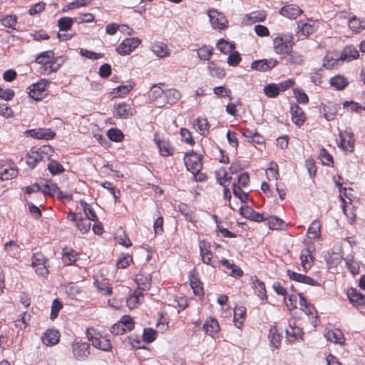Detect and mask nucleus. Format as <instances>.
I'll use <instances>...</instances> for the list:
<instances>
[{
	"instance_id": "49530a36",
	"label": "nucleus",
	"mask_w": 365,
	"mask_h": 365,
	"mask_svg": "<svg viewBox=\"0 0 365 365\" xmlns=\"http://www.w3.org/2000/svg\"><path fill=\"white\" fill-rule=\"evenodd\" d=\"M246 318V308L243 306L236 307L234 309V322L237 328L242 326Z\"/></svg>"
},
{
	"instance_id": "680f3d73",
	"label": "nucleus",
	"mask_w": 365,
	"mask_h": 365,
	"mask_svg": "<svg viewBox=\"0 0 365 365\" xmlns=\"http://www.w3.org/2000/svg\"><path fill=\"white\" fill-rule=\"evenodd\" d=\"M178 210L184 216L185 220L190 222H196L193 212L188 209L187 205L183 203L179 205Z\"/></svg>"
},
{
	"instance_id": "3c124183",
	"label": "nucleus",
	"mask_w": 365,
	"mask_h": 365,
	"mask_svg": "<svg viewBox=\"0 0 365 365\" xmlns=\"http://www.w3.org/2000/svg\"><path fill=\"white\" fill-rule=\"evenodd\" d=\"M269 337L270 343L275 349H278L281 345L282 335L279 333L275 326H272L269 329Z\"/></svg>"
},
{
	"instance_id": "f257e3e1",
	"label": "nucleus",
	"mask_w": 365,
	"mask_h": 365,
	"mask_svg": "<svg viewBox=\"0 0 365 365\" xmlns=\"http://www.w3.org/2000/svg\"><path fill=\"white\" fill-rule=\"evenodd\" d=\"M64 60L62 56L56 57L53 50H47L38 53L34 62L38 64V72L41 75H50L56 72L63 64Z\"/></svg>"
},
{
	"instance_id": "09e8293b",
	"label": "nucleus",
	"mask_w": 365,
	"mask_h": 365,
	"mask_svg": "<svg viewBox=\"0 0 365 365\" xmlns=\"http://www.w3.org/2000/svg\"><path fill=\"white\" fill-rule=\"evenodd\" d=\"M153 52L160 58H165L170 55L168 46L163 43H156L152 46Z\"/></svg>"
},
{
	"instance_id": "473e14b6",
	"label": "nucleus",
	"mask_w": 365,
	"mask_h": 365,
	"mask_svg": "<svg viewBox=\"0 0 365 365\" xmlns=\"http://www.w3.org/2000/svg\"><path fill=\"white\" fill-rule=\"evenodd\" d=\"M94 286L102 295L110 296L113 294V287L107 279H96Z\"/></svg>"
},
{
	"instance_id": "c85d7f7f",
	"label": "nucleus",
	"mask_w": 365,
	"mask_h": 365,
	"mask_svg": "<svg viewBox=\"0 0 365 365\" xmlns=\"http://www.w3.org/2000/svg\"><path fill=\"white\" fill-rule=\"evenodd\" d=\"M301 265L304 272H308L314 264V257L312 252L309 248H304L302 250L300 253Z\"/></svg>"
},
{
	"instance_id": "f8f14e48",
	"label": "nucleus",
	"mask_w": 365,
	"mask_h": 365,
	"mask_svg": "<svg viewBox=\"0 0 365 365\" xmlns=\"http://www.w3.org/2000/svg\"><path fill=\"white\" fill-rule=\"evenodd\" d=\"M287 341L293 343L298 340H302L304 331L302 329L298 327L295 320L289 321L288 326L285 329Z\"/></svg>"
},
{
	"instance_id": "13d9d810",
	"label": "nucleus",
	"mask_w": 365,
	"mask_h": 365,
	"mask_svg": "<svg viewBox=\"0 0 365 365\" xmlns=\"http://www.w3.org/2000/svg\"><path fill=\"white\" fill-rule=\"evenodd\" d=\"M266 175L269 180H277L279 176V168L275 162L272 161L269 163V167L266 170Z\"/></svg>"
},
{
	"instance_id": "dca6fc26",
	"label": "nucleus",
	"mask_w": 365,
	"mask_h": 365,
	"mask_svg": "<svg viewBox=\"0 0 365 365\" xmlns=\"http://www.w3.org/2000/svg\"><path fill=\"white\" fill-rule=\"evenodd\" d=\"M61 334L60 332L54 329H46L42 336V343L47 346H53L57 344L60 341Z\"/></svg>"
},
{
	"instance_id": "7ed1b4c3",
	"label": "nucleus",
	"mask_w": 365,
	"mask_h": 365,
	"mask_svg": "<svg viewBox=\"0 0 365 365\" xmlns=\"http://www.w3.org/2000/svg\"><path fill=\"white\" fill-rule=\"evenodd\" d=\"M53 150L51 145H43L37 149H31L26 156V163L34 168L40 161L49 160Z\"/></svg>"
},
{
	"instance_id": "4c0bfd02",
	"label": "nucleus",
	"mask_w": 365,
	"mask_h": 365,
	"mask_svg": "<svg viewBox=\"0 0 365 365\" xmlns=\"http://www.w3.org/2000/svg\"><path fill=\"white\" fill-rule=\"evenodd\" d=\"M322 225L319 220L313 221L308 227L307 235L312 240H319L321 238Z\"/></svg>"
},
{
	"instance_id": "e433bc0d",
	"label": "nucleus",
	"mask_w": 365,
	"mask_h": 365,
	"mask_svg": "<svg viewBox=\"0 0 365 365\" xmlns=\"http://www.w3.org/2000/svg\"><path fill=\"white\" fill-rule=\"evenodd\" d=\"M265 221L267 222V225L268 227L272 230H282L286 227L285 222L277 216L267 217Z\"/></svg>"
},
{
	"instance_id": "79ce46f5",
	"label": "nucleus",
	"mask_w": 365,
	"mask_h": 365,
	"mask_svg": "<svg viewBox=\"0 0 365 365\" xmlns=\"http://www.w3.org/2000/svg\"><path fill=\"white\" fill-rule=\"evenodd\" d=\"M329 83L331 87H334L337 91L344 89L348 85V79L341 75H336L329 80Z\"/></svg>"
},
{
	"instance_id": "a18cd8bd",
	"label": "nucleus",
	"mask_w": 365,
	"mask_h": 365,
	"mask_svg": "<svg viewBox=\"0 0 365 365\" xmlns=\"http://www.w3.org/2000/svg\"><path fill=\"white\" fill-rule=\"evenodd\" d=\"M339 106L336 103L329 102L323 107L324 118L327 120H332L335 118Z\"/></svg>"
},
{
	"instance_id": "423d86ee",
	"label": "nucleus",
	"mask_w": 365,
	"mask_h": 365,
	"mask_svg": "<svg viewBox=\"0 0 365 365\" xmlns=\"http://www.w3.org/2000/svg\"><path fill=\"white\" fill-rule=\"evenodd\" d=\"M200 254L202 257V262L210 265L214 268L217 267L220 264L217 257H214L210 250V243L206 240H200L199 242Z\"/></svg>"
},
{
	"instance_id": "393cba45",
	"label": "nucleus",
	"mask_w": 365,
	"mask_h": 365,
	"mask_svg": "<svg viewBox=\"0 0 365 365\" xmlns=\"http://www.w3.org/2000/svg\"><path fill=\"white\" fill-rule=\"evenodd\" d=\"M30 135L38 140H51L54 138L56 136V133L53 131L51 128H36L32 129L29 130Z\"/></svg>"
},
{
	"instance_id": "e2e57ef3",
	"label": "nucleus",
	"mask_w": 365,
	"mask_h": 365,
	"mask_svg": "<svg viewBox=\"0 0 365 365\" xmlns=\"http://www.w3.org/2000/svg\"><path fill=\"white\" fill-rule=\"evenodd\" d=\"M217 48L222 53L227 54L232 51L235 48V44L221 38L217 43Z\"/></svg>"
},
{
	"instance_id": "864d4df0",
	"label": "nucleus",
	"mask_w": 365,
	"mask_h": 365,
	"mask_svg": "<svg viewBox=\"0 0 365 365\" xmlns=\"http://www.w3.org/2000/svg\"><path fill=\"white\" fill-rule=\"evenodd\" d=\"M215 175L217 182L222 186H225L226 182H230L232 179V178L228 175L225 168H220L215 170Z\"/></svg>"
},
{
	"instance_id": "774afa93",
	"label": "nucleus",
	"mask_w": 365,
	"mask_h": 365,
	"mask_svg": "<svg viewBox=\"0 0 365 365\" xmlns=\"http://www.w3.org/2000/svg\"><path fill=\"white\" fill-rule=\"evenodd\" d=\"M264 93L268 98H274L279 96L277 83H269L264 87Z\"/></svg>"
},
{
	"instance_id": "0e129e2a",
	"label": "nucleus",
	"mask_w": 365,
	"mask_h": 365,
	"mask_svg": "<svg viewBox=\"0 0 365 365\" xmlns=\"http://www.w3.org/2000/svg\"><path fill=\"white\" fill-rule=\"evenodd\" d=\"M73 24V20L71 17H61L58 21V26L60 31H67L70 30Z\"/></svg>"
},
{
	"instance_id": "ea45409f",
	"label": "nucleus",
	"mask_w": 365,
	"mask_h": 365,
	"mask_svg": "<svg viewBox=\"0 0 365 365\" xmlns=\"http://www.w3.org/2000/svg\"><path fill=\"white\" fill-rule=\"evenodd\" d=\"M207 71H208L209 74L212 77L219 78V79L223 78L226 75V72H225V69L222 67L218 66L214 61H210L208 63Z\"/></svg>"
},
{
	"instance_id": "0eeeda50",
	"label": "nucleus",
	"mask_w": 365,
	"mask_h": 365,
	"mask_svg": "<svg viewBox=\"0 0 365 365\" xmlns=\"http://www.w3.org/2000/svg\"><path fill=\"white\" fill-rule=\"evenodd\" d=\"M184 163L190 173H197L202 168V156L193 150L185 155Z\"/></svg>"
},
{
	"instance_id": "7c9ffc66",
	"label": "nucleus",
	"mask_w": 365,
	"mask_h": 365,
	"mask_svg": "<svg viewBox=\"0 0 365 365\" xmlns=\"http://www.w3.org/2000/svg\"><path fill=\"white\" fill-rule=\"evenodd\" d=\"M114 115L123 119L129 118L133 115L130 105L125 102L114 105Z\"/></svg>"
},
{
	"instance_id": "6e6552de",
	"label": "nucleus",
	"mask_w": 365,
	"mask_h": 365,
	"mask_svg": "<svg viewBox=\"0 0 365 365\" xmlns=\"http://www.w3.org/2000/svg\"><path fill=\"white\" fill-rule=\"evenodd\" d=\"M47 262L48 259L41 252L34 253L31 265L36 267V272L38 275L45 277L48 274V269L46 266Z\"/></svg>"
},
{
	"instance_id": "a878e982",
	"label": "nucleus",
	"mask_w": 365,
	"mask_h": 365,
	"mask_svg": "<svg viewBox=\"0 0 365 365\" xmlns=\"http://www.w3.org/2000/svg\"><path fill=\"white\" fill-rule=\"evenodd\" d=\"M220 264L224 267V270L229 275L236 278L240 277L243 275L242 270L234 263L230 262L227 259H222L219 260Z\"/></svg>"
},
{
	"instance_id": "20e7f679",
	"label": "nucleus",
	"mask_w": 365,
	"mask_h": 365,
	"mask_svg": "<svg viewBox=\"0 0 365 365\" xmlns=\"http://www.w3.org/2000/svg\"><path fill=\"white\" fill-rule=\"evenodd\" d=\"M317 21L312 19L299 20L297 22L296 35L299 38H306L317 30Z\"/></svg>"
},
{
	"instance_id": "412c9836",
	"label": "nucleus",
	"mask_w": 365,
	"mask_h": 365,
	"mask_svg": "<svg viewBox=\"0 0 365 365\" xmlns=\"http://www.w3.org/2000/svg\"><path fill=\"white\" fill-rule=\"evenodd\" d=\"M78 259V252L73 248L66 247L62 249L61 259L65 266L73 265Z\"/></svg>"
},
{
	"instance_id": "cd10ccee",
	"label": "nucleus",
	"mask_w": 365,
	"mask_h": 365,
	"mask_svg": "<svg viewBox=\"0 0 365 365\" xmlns=\"http://www.w3.org/2000/svg\"><path fill=\"white\" fill-rule=\"evenodd\" d=\"M202 329L206 334L214 337L220 331V324L215 318L208 317L203 324Z\"/></svg>"
},
{
	"instance_id": "f3484780",
	"label": "nucleus",
	"mask_w": 365,
	"mask_h": 365,
	"mask_svg": "<svg viewBox=\"0 0 365 365\" xmlns=\"http://www.w3.org/2000/svg\"><path fill=\"white\" fill-rule=\"evenodd\" d=\"M154 140L162 156L168 157L174 154L175 148L172 145L169 140L160 139L155 135Z\"/></svg>"
},
{
	"instance_id": "37998d69",
	"label": "nucleus",
	"mask_w": 365,
	"mask_h": 365,
	"mask_svg": "<svg viewBox=\"0 0 365 365\" xmlns=\"http://www.w3.org/2000/svg\"><path fill=\"white\" fill-rule=\"evenodd\" d=\"M92 345L102 351H110L112 349V344L110 341L106 337L100 335L95 339L94 341L92 343Z\"/></svg>"
},
{
	"instance_id": "1a4fd4ad",
	"label": "nucleus",
	"mask_w": 365,
	"mask_h": 365,
	"mask_svg": "<svg viewBox=\"0 0 365 365\" xmlns=\"http://www.w3.org/2000/svg\"><path fill=\"white\" fill-rule=\"evenodd\" d=\"M71 349L77 360H85L90 354V344L81 340H75L71 345Z\"/></svg>"
},
{
	"instance_id": "ddd939ff",
	"label": "nucleus",
	"mask_w": 365,
	"mask_h": 365,
	"mask_svg": "<svg viewBox=\"0 0 365 365\" xmlns=\"http://www.w3.org/2000/svg\"><path fill=\"white\" fill-rule=\"evenodd\" d=\"M339 147L344 151L354 152L355 148L354 133L348 130L341 131L339 133Z\"/></svg>"
},
{
	"instance_id": "bf43d9fd",
	"label": "nucleus",
	"mask_w": 365,
	"mask_h": 365,
	"mask_svg": "<svg viewBox=\"0 0 365 365\" xmlns=\"http://www.w3.org/2000/svg\"><path fill=\"white\" fill-rule=\"evenodd\" d=\"M48 170L53 175H57L65 171L63 166L55 160H51L48 164Z\"/></svg>"
},
{
	"instance_id": "f03ea898",
	"label": "nucleus",
	"mask_w": 365,
	"mask_h": 365,
	"mask_svg": "<svg viewBox=\"0 0 365 365\" xmlns=\"http://www.w3.org/2000/svg\"><path fill=\"white\" fill-rule=\"evenodd\" d=\"M273 50L275 53L284 55L289 53L294 45V36L289 34H281L273 39Z\"/></svg>"
},
{
	"instance_id": "6ab92c4d",
	"label": "nucleus",
	"mask_w": 365,
	"mask_h": 365,
	"mask_svg": "<svg viewBox=\"0 0 365 365\" xmlns=\"http://www.w3.org/2000/svg\"><path fill=\"white\" fill-rule=\"evenodd\" d=\"M290 114L292 121L298 127H301L306 120V114L303 109L297 104H292L290 106Z\"/></svg>"
},
{
	"instance_id": "aec40b11",
	"label": "nucleus",
	"mask_w": 365,
	"mask_h": 365,
	"mask_svg": "<svg viewBox=\"0 0 365 365\" xmlns=\"http://www.w3.org/2000/svg\"><path fill=\"white\" fill-rule=\"evenodd\" d=\"M208 16L214 29L222 30L227 27V21L221 13L216 10H212L209 11Z\"/></svg>"
},
{
	"instance_id": "c9c22d12",
	"label": "nucleus",
	"mask_w": 365,
	"mask_h": 365,
	"mask_svg": "<svg viewBox=\"0 0 365 365\" xmlns=\"http://www.w3.org/2000/svg\"><path fill=\"white\" fill-rule=\"evenodd\" d=\"M349 28L355 34H359L365 29V20L353 16L348 21Z\"/></svg>"
},
{
	"instance_id": "72a5a7b5",
	"label": "nucleus",
	"mask_w": 365,
	"mask_h": 365,
	"mask_svg": "<svg viewBox=\"0 0 365 365\" xmlns=\"http://www.w3.org/2000/svg\"><path fill=\"white\" fill-rule=\"evenodd\" d=\"M135 281L138 285L136 290H140L142 292L148 290L151 286V277L149 274H138Z\"/></svg>"
},
{
	"instance_id": "a19ab883",
	"label": "nucleus",
	"mask_w": 365,
	"mask_h": 365,
	"mask_svg": "<svg viewBox=\"0 0 365 365\" xmlns=\"http://www.w3.org/2000/svg\"><path fill=\"white\" fill-rule=\"evenodd\" d=\"M252 287L255 289V294L259 299L265 301L267 300L265 284L262 281L256 278L252 282Z\"/></svg>"
},
{
	"instance_id": "2eb2a0df",
	"label": "nucleus",
	"mask_w": 365,
	"mask_h": 365,
	"mask_svg": "<svg viewBox=\"0 0 365 365\" xmlns=\"http://www.w3.org/2000/svg\"><path fill=\"white\" fill-rule=\"evenodd\" d=\"M188 278L194 294L199 297L203 296V283L200 281L198 272L196 269H193L189 272Z\"/></svg>"
},
{
	"instance_id": "6e6d98bb",
	"label": "nucleus",
	"mask_w": 365,
	"mask_h": 365,
	"mask_svg": "<svg viewBox=\"0 0 365 365\" xmlns=\"http://www.w3.org/2000/svg\"><path fill=\"white\" fill-rule=\"evenodd\" d=\"M319 156L323 165L328 167L334 166L333 157L327 149L322 148L319 150Z\"/></svg>"
},
{
	"instance_id": "8fccbe9b",
	"label": "nucleus",
	"mask_w": 365,
	"mask_h": 365,
	"mask_svg": "<svg viewBox=\"0 0 365 365\" xmlns=\"http://www.w3.org/2000/svg\"><path fill=\"white\" fill-rule=\"evenodd\" d=\"M214 53V48L212 46L202 45L197 51V56L202 61H209Z\"/></svg>"
},
{
	"instance_id": "5fc2aeb1",
	"label": "nucleus",
	"mask_w": 365,
	"mask_h": 365,
	"mask_svg": "<svg viewBox=\"0 0 365 365\" xmlns=\"http://www.w3.org/2000/svg\"><path fill=\"white\" fill-rule=\"evenodd\" d=\"M80 204L82 207L83 212L87 217V220H91L93 222H97L98 220V217L95 212V211L91 207V205L88 204L83 200L80 201Z\"/></svg>"
},
{
	"instance_id": "f704fd0d",
	"label": "nucleus",
	"mask_w": 365,
	"mask_h": 365,
	"mask_svg": "<svg viewBox=\"0 0 365 365\" xmlns=\"http://www.w3.org/2000/svg\"><path fill=\"white\" fill-rule=\"evenodd\" d=\"M144 300V295L140 290H135L127 299L126 303L129 309L137 307Z\"/></svg>"
},
{
	"instance_id": "69168bd1",
	"label": "nucleus",
	"mask_w": 365,
	"mask_h": 365,
	"mask_svg": "<svg viewBox=\"0 0 365 365\" xmlns=\"http://www.w3.org/2000/svg\"><path fill=\"white\" fill-rule=\"evenodd\" d=\"M294 98L299 103L307 104L309 103V97L306 93L301 88H296L293 89Z\"/></svg>"
},
{
	"instance_id": "2f4dec72",
	"label": "nucleus",
	"mask_w": 365,
	"mask_h": 365,
	"mask_svg": "<svg viewBox=\"0 0 365 365\" xmlns=\"http://www.w3.org/2000/svg\"><path fill=\"white\" fill-rule=\"evenodd\" d=\"M359 53L354 45L346 46L341 52L339 60L351 61L357 59Z\"/></svg>"
},
{
	"instance_id": "39448f33",
	"label": "nucleus",
	"mask_w": 365,
	"mask_h": 365,
	"mask_svg": "<svg viewBox=\"0 0 365 365\" xmlns=\"http://www.w3.org/2000/svg\"><path fill=\"white\" fill-rule=\"evenodd\" d=\"M300 309L309 317V320L314 327H316L320 320L314 306L309 302L302 293H299Z\"/></svg>"
},
{
	"instance_id": "a211bd4d",
	"label": "nucleus",
	"mask_w": 365,
	"mask_h": 365,
	"mask_svg": "<svg viewBox=\"0 0 365 365\" xmlns=\"http://www.w3.org/2000/svg\"><path fill=\"white\" fill-rule=\"evenodd\" d=\"M277 63L278 61L274 58L256 60L252 62L251 68L252 70L264 72L274 68Z\"/></svg>"
},
{
	"instance_id": "4468645a",
	"label": "nucleus",
	"mask_w": 365,
	"mask_h": 365,
	"mask_svg": "<svg viewBox=\"0 0 365 365\" xmlns=\"http://www.w3.org/2000/svg\"><path fill=\"white\" fill-rule=\"evenodd\" d=\"M17 166L13 162L0 164V178L1 180H9L18 175Z\"/></svg>"
},
{
	"instance_id": "b1692460",
	"label": "nucleus",
	"mask_w": 365,
	"mask_h": 365,
	"mask_svg": "<svg viewBox=\"0 0 365 365\" xmlns=\"http://www.w3.org/2000/svg\"><path fill=\"white\" fill-rule=\"evenodd\" d=\"M287 274L291 280L296 281L297 282L309 284L311 286H317L318 282L313 278L302 274L297 273L293 270L287 269Z\"/></svg>"
},
{
	"instance_id": "4be33fe9",
	"label": "nucleus",
	"mask_w": 365,
	"mask_h": 365,
	"mask_svg": "<svg viewBox=\"0 0 365 365\" xmlns=\"http://www.w3.org/2000/svg\"><path fill=\"white\" fill-rule=\"evenodd\" d=\"M193 128L200 135L207 136L210 133V124L204 117H197L193 120Z\"/></svg>"
},
{
	"instance_id": "9d476101",
	"label": "nucleus",
	"mask_w": 365,
	"mask_h": 365,
	"mask_svg": "<svg viewBox=\"0 0 365 365\" xmlns=\"http://www.w3.org/2000/svg\"><path fill=\"white\" fill-rule=\"evenodd\" d=\"M49 85L48 81L41 79L37 83H33L29 86V96L35 101H40L46 94V89Z\"/></svg>"
},
{
	"instance_id": "9b49d317",
	"label": "nucleus",
	"mask_w": 365,
	"mask_h": 365,
	"mask_svg": "<svg viewBox=\"0 0 365 365\" xmlns=\"http://www.w3.org/2000/svg\"><path fill=\"white\" fill-rule=\"evenodd\" d=\"M140 43L138 37L126 38L117 46L116 51L121 56L128 55Z\"/></svg>"
},
{
	"instance_id": "5701e85b",
	"label": "nucleus",
	"mask_w": 365,
	"mask_h": 365,
	"mask_svg": "<svg viewBox=\"0 0 365 365\" xmlns=\"http://www.w3.org/2000/svg\"><path fill=\"white\" fill-rule=\"evenodd\" d=\"M303 10L296 4H287L279 10V14L289 19H296L303 14Z\"/></svg>"
},
{
	"instance_id": "4d7b16f0",
	"label": "nucleus",
	"mask_w": 365,
	"mask_h": 365,
	"mask_svg": "<svg viewBox=\"0 0 365 365\" xmlns=\"http://www.w3.org/2000/svg\"><path fill=\"white\" fill-rule=\"evenodd\" d=\"M232 191L233 195L239 198L241 202L246 203L249 200V195L247 192H245L239 185L237 183L232 184Z\"/></svg>"
},
{
	"instance_id": "338daca9",
	"label": "nucleus",
	"mask_w": 365,
	"mask_h": 365,
	"mask_svg": "<svg viewBox=\"0 0 365 365\" xmlns=\"http://www.w3.org/2000/svg\"><path fill=\"white\" fill-rule=\"evenodd\" d=\"M107 135L108 138L114 142H121L124 135L122 131L118 128H110L107 132Z\"/></svg>"
},
{
	"instance_id": "bb28decb",
	"label": "nucleus",
	"mask_w": 365,
	"mask_h": 365,
	"mask_svg": "<svg viewBox=\"0 0 365 365\" xmlns=\"http://www.w3.org/2000/svg\"><path fill=\"white\" fill-rule=\"evenodd\" d=\"M240 213L245 218L257 222H264L267 219V217H264V214L256 212L248 206L241 207Z\"/></svg>"
},
{
	"instance_id": "c756f323",
	"label": "nucleus",
	"mask_w": 365,
	"mask_h": 365,
	"mask_svg": "<svg viewBox=\"0 0 365 365\" xmlns=\"http://www.w3.org/2000/svg\"><path fill=\"white\" fill-rule=\"evenodd\" d=\"M347 296L350 302L354 307H361L365 305V297L356 289H349L347 290Z\"/></svg>"
},
{
	"instance_id": "58836bf2",
	"label": "nucleus",
	"mask_w": 365,
	"mask_h": 365,
	"mask_svg": "<svg viewBox=\"0 0 365 365\" xmlns=\"http://www.w3.org/2000/svg\"><path fill=\"white\" fill-rule=\"evenodd\" d=\"M327 337L329 341L339 345H344L345 343L344 334L339 329L329 330L327 333Z\"/></svg>"
},
{
	"instance_id": "c03bdc74",
	"label": "nucleus",
	"mask_w": 365,
	"mask_h": 365,
	"mask_svg": "<svg viewBox=\"0 0 365 365\" xmlns=\"http://www.w3.org/2000/svg\"><path fill=\"white\" fill-rule=\"evenodd\" d=\"M59 190V187L56 183L53 182H47L41 185V193L43 197L41 201H43L46 199L47 195L54 196L55 194H57V192Z\"/></svg>"
},
{
	"instance_id": "de8ad7c7",
	"label": "nucleus",
	"mask_w": 365,
	"mask_h": 365,
	"mask_svg": "<svg viewBox=\"0 0 365 365\" xmlns=\"http://www.w3.org/2000/svg\"><path fill=\"white\" fill-rule=\"evenodd\" d=\"M165 97L168 104L174 105L181 98V93L175 88H170L165 91Z\"/></svg>"
},
{
	"instance_id": "603ef678",
	"label": "nucleus",
	"mask_w": 365,
	"mask_h": 365,
	"mask_svg": "<svg viewBox=\"0 0 365 365\" xmlns=\"http://www.w3.org/2000/svg\"><path fill=\"white\" fill-rule=\"evenodd\" d=\"M132 263H133V255L122 252L119 255L116 266L118 269H125Z\"/></svg>"
},
{
	"instance_id": "052dcab7",
	"label": "nucleus",
	"mask_w": 365,
	"mask_h": 365,
	"mask_svg": "<svg viewBox=\"0 0 365 365\" xmlns=\"http://www.w3.org/2000/svg\"><path fill=\"white\" fill-rule=\"evenodd\" d=\"M0 23L6 28L14 29L17 24V16L16 15H6L0 19Z\"/></svg>"
}]
</instances>
